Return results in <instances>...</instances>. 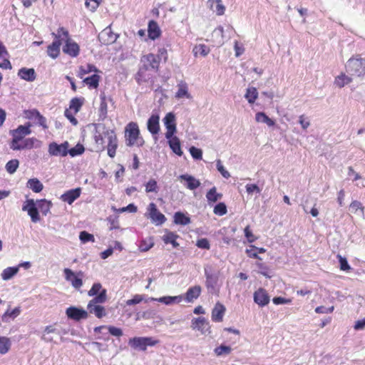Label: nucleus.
<instances>
[{"instance_id":"obj_1","label":"nucleus","mask_w":365,"mask_h":365,"mask_svg":"<svg viewBox=\"0 0 365 365\" xmlns=\"http://www.w3.org/2000/svg\"><path fill=\"white\" fill-rule=\"evenodd\" d=\"M107 299V291L103 289L100 294L93 299H91L87 306V309L91 314H95V316L99 319L106 315V310L103 307L98 304L104 303Z\"/></svg>"},{"instance_id":"obj_2","label":"nucleus","mask_w":365,"mask_h":365,"mask_svg":"<svg viewBox=\"0 0 365 365\" xmlns=\"http://www.w3.org/2000/svg\"><path fill=\"white\" fill-rule=\"evenodd\" d=\"M30 127L31 124L29 123L27 125H21L17 128L9 131L10 135L12 136V140L9 143L11 150H16L15 147L19 145L20 142H22L26 135L31 134Z\"/></svg>"},{"instance_id":"obj_3","label":"nucleus","mask_w":365,"mask_h":365,"mask_svg":"<svg viewBox=\"0 0 365 365\" xmlns=\"http://www.w3.org/2000/svg\"><path fill=\"white\" fill-rule=\"evenodd\" d=\"M346 72L351 76H361L365 74V59L351 58L346 64Z\"/></svg>"},{"instance_id":"obj_4","label":"nucleus","mask_w":365,"mask_h":365,"mask_svg":"<svg viewBox=\"0 0 365 365\" xmlns=\"http://www.w3.org/2000/svg\"><path fill=\"white\" fill-rule=\"evenodd\" d=\"M140 130L138 128V125L137 123L131 122L127 125L125 130V137L126 139V145L128 146H133L135 143L138 145L141 146L143 144V140H142L140 143H138V140H139Z\"/></svg>"},{"instance_id":"obj_5","label":"nucleus","mask_w":365,"mask_h":365,"mask_svg":"<svg viewBox=\"0 0 365 365\" xmlns=\"http://www.w3.org/2000/svg\"><path fill=\"white\" fill-rule=\"evenodd\" d=\"M206 277L205 286L209 292L214 293L217 291V285L219 280V272L214 270L211 266L207 265L204 268Z\"/></svg>"},{"instance_id":"obj_6","label":"nucleus","mask_w":365,"mask_h":365,"mask_svg":"<svg viewBox=\"0 0 365 365\" xmlns=\"http://www.w3.org/2000/svg\"><path fill=\"white\" fill-rule=\"evenodd\" d=\"M158 340L153 337H134L130 339L129 344L134 349L145 351L148 346H155Z\"/></svg>"},{"instance_id":"obj_7","label":"nucleus","mask_w":365,"mask_h":365,"mask_svg":"<svg viewBox=\"0 0 365 365\" xmlns=\"http://www.w3.org/2000/svg\"><path fill=\"white\" fill-rule=\"evenodd\" d=\"M140 62L142 63L141 66L145 67V69L156 72L158 70L160 57L153 53H148L141 58Z\"/></svg>"},{"instance_id":"obj_8","label":"nucleus","mask_w":365,"mask_h":365,"mask_svg":"<svg viewBox=\"0 0 365 365\" xmlns=\"http://www.w3.org/2000/svg\"><path fill=\"white\" fill-rule=\"evenodd\" d=\"M103 134L105 138L108 139V155L110 158H114L115 155V150L118 147V142L116 135L113 130L106 129L105 126H103Z\"/></svg>"},{"instance_id":"obj_9","label":"nucleus","mask_w":365,"mask_h":365,"mask_svg":"<svg viewBox=\"0 0 365 365\" xmlns=\"http://www.w3.org/2000/svg\"><path fill=\"white\" fill-rule=\"evenodd\" d=\"M65 279L66 281L70 282L71 285L76 289H79L83 285L82 277L83 273L78 272L75 273L69 268H65L63 269Z\"/></svg>"},{"instance_id":"obj_10","label":"nucleus","mask_w":365,"mask_h":365,"mask_svg":"<svg viewBox=\"0 0 365 365\" xmlns=\"http://www.w3.org/2000/svg\"><path fill=\"white\" fill-rule=\"evenodd\" d=\"M148 211V217L155 225H161L165 222L166 217L158 210L155 203L151 202L149 204Z\"/></svg>"},{"instance_id":"obj_11","label":"nucleus","mask_w":365,"mask_h":365,"mask_svg":"<svg viewBox=\"0 0 365 365\" xmlns=\"http://www.w3.org/2000/svg\"><path fill=\"white\" fill-rule=\"evenodd\" d=\"M66 314L69 319L75 321L86 319L88 317L87 311L81 307H70L67 308Z\"/></svg>"},{"instance_id":"obj_12","label":"nucleus","mask_w":365,"mask_h":365,"mask_svg":"<svg viewBox=\"0 0 365 365\" xmlns=\"http://www.w3.org/2000/svg\"><path fill=\"white\" fill-rule=\"evenodd\" d=\"M22 210L28 212V215L31 217L33 222H37L40 220L38 207L33 199H29L26 200V205L22 207Z\"/></svg>"},{"instance_id":"obj_13","label":"nucleus","mask_w":365,"mask_h":365,"mask_svg":"<svg viewBox=\"0 0 365 365\" xmlns=\"http://www.w3.org/2000/svg\"><path fill=\"white\" fill-rule=\"evenodd\" d=\"M118 35L114 34L110 27H106L98 34L99 41L104 45H110L115 43Z\"/></svg>"},{"instance_id":"obj_14","label":"nucleus","mask_w":365,"mask_h":365,"mask_svg":"<svg viewBox=\"0 0 365 365\" xmlns=\"http://www.w3.org/2000/svg\"><path fill=\"white\" fill-rule=\"evenodd\" d=\"M68 143L64 142L60 145L56 143H51L48 145V153L54 156H66L68 154Z\"/></svg>"},{"instance_id":"obj_15","label":"nucleus","mask_w":365,"mask_h":365,"mask_svg":"<svg viewBox=\"0 0 365 365\" xmlns=\"http://www.w3.org/2000/svg\"><path fill=\"white\" fill-rule=\"evenodd\" d=\"M269 296L267 292L262 288H259L254 293V301L260 307H264L269 302Z\"/></svg>"},{"instance_id":"obj_16","label":"nucleus","mask_w":365,"mask_h":365,"mask_svg":"<svg viewBox=\"0 0 365 365\" xmlns=\"http://www.w3.org/2000/svg\"><path fill=\"white\" fill-rule=\"evenodd\" d=\"M81 193V189L80 187L71 189L63 193L61 195V199L69 205H71L77 198L80 197Z\"/></svg>"},{"instance_id":"obj_17","label":"nucleus","mask_w":365,"mask_h":365,"mask_svg":"<svg viewBox=\"0 0 365 365\" xmlns=\"http://www.w3.org/2000/svg\"><path fill=\"white\" fill-rule=\"evenodd\" d=\"M178 179L182 180H185L186 182V184L185 185L187 188L193 190L197 189L200 186V182L197 180L195 177L192 175H188V174H183L180 175L178 177Z\"/></svg>"},{"instance_id":"obj_18","label":"nucleus","mask_w":365,"mask_h":365,"mask_svg":"<svg viewBox=\"0 0 365 365\" xmlns=\"http://www.w3.org/2000/svg\"><path fill=\"white\" fill-rule=\"evenodd\" d=\"M159 120L160 117L157 114H153L148 118L147 123L148 130L153 135H157L160 130Z\"/></svg>"},{"instance_id":"obj_19","label":"nucleus","mask_w":365,"mask_h":365,"mask_svg":"<svg viewBox=\"0 0 365 365\" xmlns=\"http://www.w3.org/2000/svg\"><path fill=\"white\" fill-rule=\"evenodd\" d=\"M41 146V142L36 138H29L24 139L19 145L15 147L16 150H21L24 149H31L34 147L38 148Z\"/></svg>"},{"instance_id":"obj_20","label":"nucleus","mask_w":365,"mask_h":365,"mask_svg":"<svg viewBox=\"0 0 365 365\" xmlns=\"http://www.w3.org/2000/svg\"><path fill=\"white\" fill-rule=\"evenodd\" d=\"M53 335L61 336L60 331L53 326H47L43 331L41 339L46 342H51L54 341Z\"/></svg>"},{"instance_id":"obj_21","label":"nucleus","mask_w":365,"mask_h":365,"mask_svg":"<svg viewBox=\"0 0 365 365\" xmlns=\"http://www.w3.org/2000/svg\"><path fill=\"white\" fill-rule=\"evenodd\" d=\"M79 50L78 45L70 39H67L63 48V51L72 57L77 56L79 53Z\"/></svg>"},{"instance_id":"obj_22","label":"nucleus","mask_w":365,"mask_h":365,"mask_svg":"<svg viewBox=\"0 0 365 365\" xmlns=\"http://www.w3.org/2000/svg\"><path fill=\"white\" fill-rule=\"evenodd\" d=\"M225 307L223 304L217 302L212 311V319L214 322H220L222 321L225 312Z\"/></svg>"},{"instance_id":"obj_23","label":"nucleus","mask_w":365,"mask_h":365,"mask_svg":"<svg viewBox=\"0 0 365 365\" xmlns=\"http://www.w3.org/2000/svg\"><path fill=\"white\" fill-rule=\"evenodd\" d=\"M18 76L29 82H33L36 78V74L34 68H21L19 70Z\"/></svg>"},{"instance_id":"obj_24","label":"nucleus","mask_w":365,"mask_h":365,"mask_svg":"<svg viewBox=\"0 0 365 365\" xmlns=\"http://www.w3.org/2000/svg\"><path fill=\"white\" fill-rule=\"evenodd\" d=\"M192 327L193 329H197L202 334H205L207 331H208L209 333L210 332L209 330L210 329L209 323L207 322V320L204 317H198V318L192 320Z\"/></svg>"},{"instance_id":"obj_25","label":"nucleus","mask_w":365,"mask_h":365,"mask_svg":"<svg viewBox=\"0 0 365 365\" xmlns=\"http://www.w3.org/2000/svg\"><path fill=\"white\" fill-rule=\"evenodd\" d=\"M201 287L200 285H195L190 287L185 293V299L187 302H192L195 299H197L201 294Z\"/></svg>"},{"instance_id":"obj_26","label":"nucleus","mask_w":365,"mask_h":365,"mask_svg":"<svg viewBox=\"0 0 365 365\" xmlns=\"http://www.w3.org/2000/svg\"><path fill=\"white\" fill-rule=\"evenodd\" d=\"M148 32L149 38L152 40H155L160 36L161 31L156 21L153 20L149 21Z\"/></svg>"},{"instance_id":"obj_27","label":"nucleus","mask_w":365,"mask_h":365,"mask_svg":"<svg viewBox=\"0 0 365 365\" xmlns=\"http://www.w3.org/2000/svg\"><path fill=\"white\" fill-rule=\"evenodd\" d=\"M182 299H183L182 295H178V296H175V297H170V296L163 297L159 299L150 297L148 299L150 301H158V302L164 303L167 305H170V304H175V303H180L182 300Z\"/></svg>"},{"instance_id":"obj_28","label":"nucleus","mask_w":365,"mask_h":365,"mask_svg":"<svg viewBox=\"0 0 365 365\" xmlns=\"http://www.w3.org/2000/svg\"><path fill=\"white\" fill-rule=\"evenodd\" d=\"M207 5L217 15L224 14L225 7L222 5V0H208Z\"/></svg>"},{"instance_id":"obj_29","label":"nucleus","mask_w":365,"mask_h":365,"mask_svg":"<svg viewBox=\"0 0 365 365\" xmlns=\"http://www.w3.org/2000/svg\"><path fill=\"white\" fill-rule=\"evenodd\" d=\"M175 97L177 98H182L185 97L187 98H190V95L188 93L187 84L185 81H181L178 84V91L175 93Z\"/></svg>"},{"instance_id":"obj_30","label":"nucleus","mask_w":365,"mask_h":365,"mask_svg":"<svg viewBox=\"0 0 365 365\" xmlns=\"http://www.w3.org/2000/svg\"><path fill=\"white\" fill-rule=\"evenodd\" d=\"M61 43L60 40L54 41L51 45L48 46L47 53L49 56L52 58H56L58 57L60 53V46Z\"/></svg>"},{"instance_id":"obj_31","label":"nucleus","mask_w":365,"mask_h":365,"mask_svg":"<svg viewBox=\"0 0 365 365\" xmlns=\"http://www.w3.org/2000/svg\"><path fill=\"white\" fill-rule=\"evenodd\" d=\"M148 71H150L145 69V67H143V66H140L135 76V79L138 83H141L142 82H146L150 79L151 75L148 73Z\"/></svg>"},{"instance_id":"obj_32","label":"nucleus","mask_w":365,"mask_h":365,"mask_svg":"<svg viewBox=\"0 0 365 365\" xmlns=\"http://www.w3.org/2000/svg\"><path fill=\"white\" fill-rule=\"evenodd\" d=\"M168 144L170 149L176 155H178V156H181L183 154L180 147V142L178 137L175 136L174 138L168 140Z\"/></svg>"},{"instance_id":"obj_33","label":"nucleus","mask_w":365,"mask_h":365,"mask_svg":"<svg viewBox=\"0 0 365 365\" xmlns=\"http://www.w3.org/2000/svg\"><path fill=\"white\" fill-rule=\"evenodd\" d=\"M21 313V308L19 307H16L13 310L10 311L7 309L5 313L2 315V321L4 322H9L10 319H14Z\"/></svg>"},{"instance_id":"obj_34","label":"nucleus","mask_w":365,"mask_h":365,"mask_svg":"<svg viewBox=\"0 0 365 365\" xmlns=\"http://www.w3.org/2000/svg\"><path fill=\"white\" fill-rule=\"evenodd\" d=\"M99 118L98 120H103L107 116L108 106L106 101V96L104 94L101 95V104L99 107Z\"/></svg>"},{"instance_id":"obj_35","label":"nucleus","mask_w":365,"mask_h":365,"mask_svg":"<svg viewBox=\"0 0 365 365\" xmlns=\"http://www.w3.org/2000/svg\"><path fill=\"white\" fill-rule=\"evenodd\" d=\"M190 218L183 212H177L174 215V222L176 225H187L190 223Z\"/></svg>"},{"instance_id":"obj_36","label":"nucleus","mask_w":365,"mask_h":365,"mask_svg":"<svg viewBox=\"0 0 365 365\" xmlns=\"http://www.w3.org/2000/svg\"><path fill=\"white\" fill-rule=\"evenodd\" d=\"M206 197L209 203L216 202L222 197V194L217 192V188L212 187L206 194Z\"/></svg>"},{"instance_id":"obj_37","label":"nucleus","mask_w":365,"mask_h":365,"mask_svg":"<svg viewBox=\"0 0 365 365\" xmlns=\"http://www.w3.org/2000/svg\"><path fill=\"white\" fill-rule=\"evenodd\" d=\"M27 187L34 192H40L43 188V184L37 178L29 179L27 182Z\"/></svg>"},{"instance_id":"obj_38","label":"nucleus","mask_w":365,"mask_h":365,"mask_svg":"<svg viewBox=\"0 0 365 365\" xmlns=\"http://www.w3.org/2000/svg\"><path fill=\"white\" fill-rule=\"evenodd\" d=\"M165 126L167 129H176L175 116L173 113H168L163 118Z\"/></svg>"},{"instance_id":"obj_39","label":"nucleus","mask_w":365,"mask_h":365,"mask_svg":"<svg viewBox=\"0 0 365 365\" xmlns=\"http://www.w3.org/2000/svg\"><path fill=\"white\" fill-rule=\"evenodd\" d=\"M100 78V76L93 74L91 76L84 78L83 83H85L91 88H96L99 85Z\"/></svg>"},{"instance_id":"obj_40","label":"nucleus","mask_w":365,"mask_h":365,"mask_svg":"<svg viewBox=\"0 0 365 365\" xmlns=\"http://www.w3.org/2000/svg\"><path fill=\"white\" fill-rule=\"evenodd\" d=\"M255 120L257 122L266 123L268 126H273L274 125V121L263 112L257 113Z\"/></svg>"},{"instance_id":"obj_41","label":"nucleus","mask_w":365,"mask_h":365,"mask_svg":"<svg viewBox=\"0 0 365 365\" xmlns=\"http://www.w3.org/2000/svg\"><path fill=\"white\" fill-rule=\"evenodd\" d=\"M258 97V92L255 87H250L247 89L245 98L249 103H254Z\"/></svg>"},{"instance_id":"obj_42","label":"nucleus","mask_w":365,"mask_h":365,"mask_svg":"<svg viewBox=\"0 0 365 365\" xmlns=\"http://www.w3.org/2000/svg\"><path fill=\"white\" fill-rule=\"evenodd\" d=\"M19 272V267H7L1 273V277L4 280L11 279Z\"/></svg>"},{"instance_id":"obj_43","label":"nucleus","mask_w":365,"mask_h":365,"mask_svg":"<svg viewBox=\"0 0 365 365\" xmlns=\"http://www.w3.org/2000/svg\"><path fill=\"white\" fill-rule=\"evenodd\" d=\"M11 346L10 339L5 336H0V353L4 354L7 353Z\"/></svg>"},{"instance_id":"obj_44","label":"nucleus","mask_w":365,"mask_h":365,"mask_svg":"<svg viewBox=\"0 0 365 365\" xmlns=\"http://www.w3.org/2000/svg\"><path fill=\"white\" fill-rule=\"evenodd\" d=\"M93 71L96 73L98 72V68L94 65L87 64L86 66H81L79 68L78 76L82 78L84 75Z\"/></svg>"},{"instance_id":"obj_45","label":"nucleus","mask_w":365,"mask_h":365,"mask_svg":"<svg viewBox=\"0 0 365 365\" xmlns=\"http://www.w3.org/2000/svg\"><path fill=\"white\" fill-rule=\"evenodd\" d=\"M349 210L352 213L356 214L359 211L361 216H364V207L362 204L357 200L353 201L349 206Z\"/></svg>"},{"instance_id":"obj_46","label":"nucleus","mask_w":365,"mask_h":365,"mask_svg":"<svg viewBox=\"0 0 365 365\" xmlns=\"http://www.w3.org/2000/svg\"><path fill=\"white\" fill-rule=\"evenodd\" d=\"M351 78L345 74H341L335 78L334 83L339 88L344 87L345 85L349 83Z\"/></svg>"},{"instance_id":"obj_47","label":"nucleus","mask_w":365,"mask_h":365,"mask_svg":"<svg viewBox=\"0 0 365 365\" xmlns=\"http://www.w3.org/2000/svg\"><path fill=\"white\" fill-rule=\"evenodd\" d=\"M210 48L205 44L197 45L193 48V53L195 56L200 54L202 56H205L210 53Z\"/></svg>"},{"instance_id":"obj_48","label":"nucleus","mask_w":365,"mask_h":365,"mask_svg":"<svg viewBox=\"0 0 365 365\" xmlns=\"http://www.w3.org/2000/svg\"><path fill=\"white\" fill-rule=\"evenodd\" d=\"M38 203V208L40 209L41 212L44 215H46L47 213L49 212L51 203L49 201H47L46 200H41L37 201Z\"/></svg>"},{"instance_id":"obj_49","label":"nucleus","mask_w":365,"mask_h":365,"mask_svg":"<svg viewBox=\"0 0 365 365\" xmlns=\"http://www.w3.org/2000/svg\"><path fill=\"white\" fill-rule=\"evenodd\" d=\"M19 165V161L16 159L9 160L6 164V170L9 174H14Z\"/></svg>"},{"instance_id":"obj_50","label":"nucleus","mask_w":365,"mask_h":365,"mask_svg":"<svg viewBox=\"0 0 365 365\" xmlns=\"http://www.w3.org/2000/svg\"><path fill=\"white\" fill-rule=\"evenodd\" d=\"M83 98H73L70 102V109H73L75 113H78L83 103Z\"/></svg>"},{"instance_id":"obj_51","label":"nucleus","mask_w":365,"mask_h":365,"mask_svg":"<svg viewBox=\"0 0 365 365\" xmlns=\"http://www.w3.org/2000/svg\"><path fill=\"white\" fill-rule=\"evenodd\" d=\"M158 187L157 184V181L154 179H150L145 184V192H158Z\"/></svg>"},{"instance_id":"obj_52","label":"nucleus","mask_w":365,"mask_h":365,"mask_svg":"<svg viewBox=\"0 0 365 365\" xmlns=\"http://www.w3.org/2000/svg\"><path fill=\"white\" fill-rule=\"evenodd\" d=\"M84 147L81 144H77L75 147L68 149V154L71 155L72 157L81 155L84 152Z\"/></svg>"},{"instance_id":"obj_53","label":"nucleus","mask_w":365,"mask_h":365,"mask_svg":"<svg viewBox=\"0 0 365 365\" xmlns=\"http://www.w3.org/2000/svg\"><path fill=\"white\" fill-rule=\"evenodd\" d=\"M227 206L224 202H219L214 207V213L217 215L222 216L227 213Z\"/></svg>"},{"instance_id":"obj_54","label":"nucleus","mask_w":365,"mask_h":365,"mask_svg":"<svg viewBox=\"0 0 365 365\" xmlns=\"http://www.w3.org/2000/svg\"><path fill=\"white\" fill-rule=\"evenodd\" d=\"M102 285L101 283H94L91 287V289L88 291V295L89 297H96L100 294V292L103 290Z\"/></svg>"},{"instance_id":"obj_55","label":"nucleus","mask_w":365,"mask_h":365,"mask_svg":"<svg viewBox=\"0 0 365 365\" xmlns=\"http://www.w3.org/2000/svg\"><path fill=\"white\" fill-rule=\"evenodd\" d=\"M214 351L217 356H222L223 354L227 355L230 354L232 349L229 346L220 345L216 347Z\"/></svg>"},{"instance_id":"obj_56","label":"nucleus","mask_w":365,"mask_h":365,"mask_svg":"<svg viewBox=\"0 0 365 365\" xmlns=\"http://www.w3.org/2000/svg\"><path fill=\"white\" fill-rule=\"evenodd\" d=\"M178 235H175L173 232H170L164 237V242L165 243H170L173 245V247H178L179 244L176 242V238Z\"/></svg>"},{"instance_id":"obj_57","label":"nucleus","mask_w":365,"mask_h":365,"mask_svg":"<svg viewBox=\"0 0 365 365\" xmlns=\"http://www.w3.org/2000/svg\"><path fill=\"white\" fill-rule=\"evenodd\" d=\"M79 239L83 243L94 242V236L86 231H82L80 232Z\"/></svg>"},{"instance_id":"obj_58","label":"nucleus","mask_w":365,"mask_h":365,"mask_svg":"<svg viewBox=\"0 0 365 365\" xmlns=\"http://www.w3.org/2000/svg\"><path fill=\"white\" fill-rule=\"evenodd\" d=\"M190 153L192 157L195 160H201L202 157V151L201 149L197 148L195 146H192L190 148Z\"/></svg>"},{"instance_id":"obj_59","label":"nucleus","mask_w":365,"mask_h":365,"mask_svg":"<svg viewBox=\"0 0 365 365\" xmlns=\"http://www.w3.org/2000/svg\"><path fill=\"white\" fill-rule=\"evenodd\" d=\"M101 0H86L85 5L91 11H94L99 6Z\"/></svg>"},{"instance_id":"obj_60","label":"nucleus","mask_w":365,"mask_h":365,"mask_svg":"<svg viewBox=\"0 0 365 365\" xmlns=\"http://www.w3.org/2000/svg\"><path fill=\"white\" fill-rule=\"evenodd\" d=\"M216 167L217 170L221 173V175L226 179L230 177V174L228 171L225 170L224 166L222 165V162L220 160H217Z\"/></svg>"},{"instance_id":"obj_61","label":"nucleus","mask_w":365,"mask_h":365,"mask_svg":"<svg viewBox=\"0 0 365 365\" xmlns=\"http://www.w3.org/2000/svg\"><path fill=\"white\" fill-rule=\"evenodd\" d=\"M299 123L302 126L303 130H307V128L310 125V120L308 117L304 115H301L299 117Z\"/></svg>"},{"instance_id":"obj_62","label":"nucleus","mask_w":365,"mask_h":365,"mask_svg":"<svg viewBox=\"0 0 365 365\" xmlns=\"http://www.w3.org/2000/svg\"><path fill=\"white\" fill-rule=\"evenodd\" d=\"M143 300V295L135 294L133 298L126 301V304L128 306L139 304Z\"/></svg>"},{"instance_id":"obj_63","label":"nucleus","mask_w":365,"mask_h":365,"mask_svg":"<svg viewBox=\"0 0 365 365\" xmlns=\"http://www.w3.org/2000/svg\"><path fill=\"white\" fill-rule=\"evenodd\" d=\"M196 245L201 249L209 250L210 248V242L206 238H201L198 240Z\"/></svg>"},{"instance_id":"obj_64","label":"nucleus","mask_w":365,"mask_h":365,"mask_svg":"<svg viewBox=\"0 0 365 365\" xmlns=\"http://www.w3.org/2000/svg\"><path fill=\"white\" fill-rule=\"evenodd\" d=\"M33 113L35 115V118L38 121V123L43 126L44 128H47V125L46 124V118L41 115L38 111L35 110L33 112Z\"/></svg>"}]
</instances>
